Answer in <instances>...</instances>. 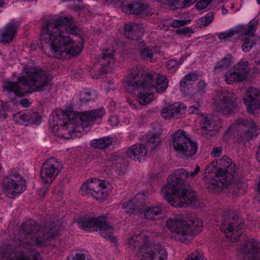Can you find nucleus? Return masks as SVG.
Returning <instances> with one entry per match:
<instances>
[{
	"instance_id": "obj_59",
	"label": "nucleus",
	"mask_w": 260,
	"mask_h": 260,
	"mask_svg": "<svg viewBox=\"0 0 260 260\" xmlns=\"http://www.w3.org/2000/svg\"><path fill=\"white\" fill-rule=\"evenodd\" d=\"M128 102L129 105H131V106L133 108H136V104L133 101H132L131 100H128Z\"/></svg>"
},
{
	"instance_id": "obj_18",
	"label": "nucleus",
	"mask_w": 260,
	"mask_h": 260,
	"mask_svg": "<svg viewBox=\"0 0 260 260\" xmlns=\"http://www.w3.org/2000/svg\"><path fill=\"white\" fill-rule=\"evenodd\" d=\"M230 129L237 132L238 135L248 140L257 136L256 133L257 126L255 122L251 120L239 118L231 125Z\"/></svg>"
},
{
	"instance_id": "obj_15",
	"label": "nucleus",
	"mask_w": 260,
	"mask_h": 260,
	"mask_svg": "<svg viewBox=\"0 0 260 260\" xmlns=\"http://www.w3.org/2000/svg\"><path fill=\"white\" fill-rule=\"evenodd\" d=\"M244 224L239 220L238 216L233 212H230L228 218L224 219L220 225V230L227 237H231L232 240H237L242 234Z\"/></svg>"
},
{
	"instance_id": "obj_2",
	"label": "nucleus",
	"mask_w": 260,
	"mask_h": 260,
	"mask_svg": "<svg viewBox=\"0 0 260 260\" xmlns=\"http://www.w3.org/2000/svg\"><path fill=\"white\" fill-rule=\"evenodd\" d=\"M200 171L199 166H196L194 170L191 172L184 169L175 170L161 189V193L165 200L177 208L186 207L196 202L198 200L197 193L185 187L184 180L193 178Z\"/></svg>"
},
{
	"instance_id": "obj_39",
	"label": "nucleus",
	"mask_w": 260,
	"mask_h": 260,
	"mask_svg": "<svg viewBox=\"0 0 260 260\" xmlns=\"http://www.w3.org/2000/svg\"><path fill=\"white\" fill-rule=\"evenodd\" d=\"M155 53H156L155 49L152 46L145 47L140 50V56L144 59L152 58Z\"/></svg>"
},
{
	"instance_id": "obj_60",
	"label": "nucleus",
	"mask_w": 260,
	"mask_h": 260,
	"mask_svg": "<svg viewBox=\"0 0 260 260\" xmlns=\"http://www.w3.org/2000/svg\"><path fill=\"white\" fill-rule=\"evenodd\" d=\"M5 5V1L4 0H0V8L3 7Z\"/></svg>"
},
{
	"instance_id": "obj_43",
	"label": "nucleus",
	"mask_w": 260,
	"mask_h": 260,
	"mask_svg": "<svg viewBox=\"0 0 260 260\" xmlns=\"http://www.w3.org/2000/svg\"><path fill=\"white\" fill-rule=\"evenodd\" d=\"M190 20H181V19H175L173 20L170 25L173 27H178L180 26H183L190 23Z\"/></svg>"
},
{
	"instance_id": "obj_11",
	"label": "nucleus",
	"mask_w": 260,
	"mask_h": 260,
	"mask_svg": "<svg viewBox=\"0 0 260 260\" xmlns=\"http://www.w3.org/2000/svg\"><path fill=\"white\" fill-rule=\"evenodd\" d=\"M173 146L177 155L185 159L196 154L198 148L197 143L187 137L182 130L174 133Z\"/></svg>"
},
{
	"instance_id": "obj_17",
	"label": "nucleus",
	"mask_w": 260,
	"mask_h": 260,
	"mask_svg": "<svg viewBox=\"0 0 260 260\" xmlns=\"http://www.w3.org/2000/svg\"><path fill=\"white\" fill-rule=\"evenodd\" d=\"M248 71V62L241 61L225 73V81L228 84L242 81L247 78Z\"/></svg>"
},
{
	"instance_id": "obj_32",
	"label": "nucleus",
	"mask_w": 260,
	"mask_h": 260,
	"mask_svg": "<svg viewBox=\"0 0 260 260\" xmlns=\"http://www.w3.org/2000/svg\"><path fill=\"white\" fill-rule=\"evenodd\" d=\"M112 165L113 168L115 169L118 174L122 175L126 170L128 164L125 159L115 156L113 160Z\"/></svg>"
},
{
	"instance_id": "obj_50",
	"label": "nucleus",
	"mask_w": 260,
	"mask_h": 260,
	"mask_svg": "<svg viewBox=\"0 0 260 260\" xmlns=\"http://www.w3.org/2000/svg\"><path fill=\"white\" fill-rule=\"evenodd\" d=\"M30 118L29 119V122L33 124H39L41 122V118L38 113L35 112L30 113Z\"/></svg>"
},
{
	"instance_id": "obj_13",
	"label": "nucleus",
	"mask_w": 260,
	"mask_h": 260,
	"mask_svg": "<svg viewBox=\"0 0 260 260\" xmlns=\"http://www.w3.org/2000/svg\"><path fill=\"white\" fill-rule=\"evenodd\" d=\"M106 181L97 178H93L85 181L80 188L81 193L91 196L96 200L103 202L107 196L103 189L106 188Z\"/></svg>"
},
{
	"instance_id": "obj_7",
	"label": "nucleus",
	"mask_w": 260,
	"mask_h": 260,
	"mask_svg": "<svg viewBox=\"0 0 260 260\" xmlns=\"http://www.w3.org/2000/svg\"><path fill=\"white\" fill-rule=\"evenodd\" d=\"M128 244L139 249L140 260H167L166 249L160 245L149 244L147 236L143 233L133 236L128 240Z\"/></svg>"
},
{
	"instance_id": "obj_26",
	"label": "nucleus",
	"mask_w": 260,
	"mask_h": 260,
	"mask_svg": "<svg viewBox=\"0 0 260 260\" xmlns=\"http://www.w3.org/2000/svg\"><path fill=\"white\" fill-rule=\"evenodd\" d=\"M18 27L17 23H8L0 33V42L3 44L11 42L16 36Z\"/></svg>"
},
{
	"instance_id": "obj_62",
	"label": "nucleus",
	"mask_w": 260,
	"mask_h": 260,
	"mask_svg": "<svg viewBox=\"0 0 260 260\" xmlns=\"http://www.w3.org/2000/svg\"><path fill=\"white\" fill-rule=\"evenodd\" d=\"M257 1V3L260 5V0H256Z\"/></svg>"
},
{
	"instance_id": "obj_24",
	"label": "nucleus",
	"mask_w": 260,
	"mask_h": 260,
	"mask_svg": "<svg viewBox=\"0 0 260 260\" xmlns=\"http://www.w3.org/2000/svg\"><path fill=\"white\" fill-rule=\"evenodd\" d=\"M148 9V5L143 0H133L131 3L122 6L124 12L137 15L146 13Z\"/></svg>"
},
{
	"instance_id": "obj_40",
	"label": "nucleus",
	"mask_w": 260,
	"mask_h": 260,
	"mask_svg": "<svg viewBox=\"0 0 260 260\" xmlns=\"http://www.w3.org/2000/svg\"><path fill=\"white\" fill-rule=\"evenodd\" d=\"M147 141L151 149H155L158 146L160 142L159 135L154 134L149 136L147 137Z\"/></svg>"
},
{
	"instance_id": "obj_46",
	"label": "nucleus",
	"mask_w": 260,
	"mask_h": 260,
	"mask_svg": "<svg viewBox=\"0 0 260 260\" xmlns=\"http://www.w3.org/2000/svg\"><path fill=\"white\" fill-rule=\"evenodd\" d=\"M179 63L178 62L173 59L169 60L166 63V67L169 70H176L179 67Z\"/></svg>"
},
{
	"instance_id": "obj_36",
	"label": "nucleus",
	"mask_w": 260,
	"mask_h": 260,
	"mask_svg": "<svg viewBox=\"0 0 260 260\" xmlns=\"http://www.w3.org/2000/svg\"><path fill=\"white\" fill-rule=\"evenodd\" d=\"M97 94L95 91H81L78 97L81 103L94 101L96 98Z\"/></svg>"
},
{
	"instance_id": "obj_20",
	"label": "nucleus",
	"mask_w": 260,
	"mask_h": 260,
	"mask_svg": "<svg viewBox=\"0 0 260 260\" xmlns=\"http://www.w3.org/2000/svg\"><path fill=\"white\" fill-rule=\"evenodd\" d=\"M61 169V164L55 158L47 159L41 170V177L45 183H51L57 176Z\"/></svg>"
},
{
	"instance_id": "obj_6",
	"label": "nucleus",
	"mask_w": 260,
	"mask_h": 260,
	"mask_svg": "<svg viewBox=\"0 0 260 260\" xmlns=\"http://www.w3.org/2000/svg\"><path fill=\"white\" fill-rule=\"evenodd\" d=\"M202 224L200 219L194 216L184 219L169 218L166 223L167 227L174 234L172 238L181 242H184L187 236L200 232Z\"/></svg>"
},
{
	"instance_id": "obj_35",
	"label": "nucleus",
	"mask_w": 260,
	"mask_h": 260,
	"mask_svg": "<svg viewBox=\"0 0 260 260\" xmlns=\"http://www.w3.org/2000/svg\"><path fill=\"white\" fill-rule=\"evenodd\" d=\"M218 162L216 160H213L209 166H208L206 169L205 174H208L209 176L206 175L205 177L207 178V184L206 187L208 188V179H214L215 178V174L218 170L217 169Z\"/></svg>"
},
{
	"instance_id": "obj_38",
	"label": "nucleus",
	"mask_w": 260,
	"mask_h": 260,
	"mask_svg": "<svg viewBox=\"0 0 260 260\" xmlns=\"http://www.w3.org/2000/svg\"><path fill=\"white\" fill-rule=\"evenodd\" d=\"M30 113L27 110L24 112H21L16 114L14 115L15 120L20 124H24L25 122H28L29 119L30 118Z\"/></svg>"
},
{
	"instance_id": "obj_4",
	"label": "nucleus",
	"mask_w": 260,
	"mask_h": 260,
	"mask_svg": "<svg viewBox=\"0 0 260 260\" xmlns=\"http://www.w3.org/2000/svg\"><path fill=\"white\" fill-rule=\"evenodd\" d=\"M63 227L60 221L57 219L51 225L46 224L44 228L41 227L32 219L23 223L19 231L20 241L25 245L42 246L50 238L57 234Z\"/></svg>"
},
{
	"instance_id": "obj_55",
	"label": "nucleus",
	"mask_w": 260,
	"mask_h": 260,
	"mask_svg": "<svg viewBox=\"0 0 260 260\" xmlns=\"http://www.w3.org/2000/svg\"><path fill=\"white\" fill-rule=\"evenodd\" d=\"M189 31V29L188 27H185L181 29L177 30V33L179 35L186 34Z\"/></svg>"
},
{
	"instance_id": "obj_16",
	"label": "nucleus",
	"mask_w": 260,
	"mask_h": 260,
	"mask_svg": "<svg viewBox=\"0 0 260 260\" xmlns=\"http://www.w3.org/2000/svg\"><path fill=\"white\" fill-rule=\"evenodd\" d=\"M115 62L113 51L109 49H104L98 62L94 63L90 71L93 79H99L109 71V68Z\"/></svg>"
},
{
	"instance_id": "obj_48",
	"label": "nucleus",
	"mask_w": 260,
	"mask_h": 260,
	"mask_svg": "<svg viewBox=\"0 0 260 260\" xmlns=\"http://www.w3.org/2000/svg\"><path fill=\"white\" fill-rule=\"evenodd\" d=\"M213 0H200L196 5L197 9L201 10L206 8Z\"/></svg>"
},
{
	"instance_id": "obj_37",
	"label": "nucleus",
	"mask_w": 260,
	"mask_h": 260,
	"mask_svg": "<svg viewBox=\"0 0 260 260\" xmlns=\"http://www.w3.org/2000/svg\"><path fill=\"white\" fill-rule=\"evenodd\" d=\"M196 2V0H173L170 7L173 10L187 7Z\"/></svg>"
},
{
	"instance_id": "obj_45",
	"label": "nucleus",
	"mask_w": 260,
	"mask_h": 260,
	"mask_svg": "<svg viewBox=\"0 0 260 260\" xmlns=\"http://www.w3.org/2000/svg\"><path fill=\"white\" fill-rule=\"evenodd\" d=\"M187 111L189 114H199L201 112L199 102H196L192 106H189Z\"/></svg>"
},
{
	"instance_id": "obj_3",
	"label": "nucleus",
	"mask_w": 260,
	"mask_h": 260,
	"mask_svg": "<svg viewBox=\"0 0 260 260\" xmlns=\"http://www.w3.org/2000/svg\"><path fill=\"white\" fill-rule=\"evenodd\" d=\"M23 71L25 76L19 77L17 82H4V90L23 96L27 93L42 91L51 83L52 76L44 70L25 68Z\"/></svg>"
},
{
	"instance_id": "obj_31",
	"label": "nucleus",
	"mask_w": 260,
	"mask_h": 260,
	"mask_svg": "<svg viewBox=\"0 0 260 260\" xmlns=\"http://www.w3.org/2000/svg\"><path fill=\"white\" fill-rule=\"evenodd\" d=\"M233 62L232 56L228 54L222 60L217 62L214 68L213 71L215 73H219L221 71L229 68Z\"/></svg>"
},
{
	"instance_id": "obj_51",
	"label": "nucleus",
	"mask_w": 260,
	"mask_h": 260,
	"mask_svg": "<svg viewBox=\"0 0 260 260\" xmlns=\"http://www.w3.org/2000/svg\"><path fill=\"white\" fill-rule=\"evenodd\" d=\"M80 118L81 120L83 122H92L90 111L81 112L80 114Z\"/></svg>"
},
{
	"instance_id": "obj_61",
	"label": "nucleus",
	"mask_w": 260,
	"mask_h": 260,
	"mask_svg": "<svg viewBox=\"0 0 260 260\" xmlns=\"http://www.w3.org/2000/svg\"><path fill=\"white\" fill-rule=\"evenodd\" d=\"M255 70H256L257 71H258V72H260V68H258V67H257V66H256V67H255Z\"/></svg>"
},
{
	"instance_id": "obj_56",
	"label": "nucleus",
	"mask_w": 260,
	"mask_h": 260,
	"mask_svg": "<svg viewBox=\"0 0 260 260\" xmlns=\"http://www.w3.org/2000/svg\"><path fill=\"white\" fill-rule=\"evenodd\" d=\"M20 104L24 107H28L30 103L29 102V101L26 99H22L20 101Z\"/></svg>"
},
{
	"instance_id": "obj_19",
	"label": "nucleus",
	"mask_w": 260,
	"mask_h": 260,
	"mask_svg": "<svg viewBox=\"0 0 260 260\" xmlns=\"http://www.w3.org/2000/svg\"><path fill=\"white\" fill-rule=\"evenodd\" d=\"M239 256L243 260H260V241L251 239L240 248Z\"/></svg>"
},
{
	"instance_id": "obj_14",
	"label": "nucleus",
	"mask_w": 260,
	"mask_h": 260,
	"mask_svg": "<svg viewBox=\"0 0 260 260\" xmlns=\"http://www.w3.org/2000/svg\"><path fill=\"white\" fill-rule=\"evenodd\" d=\"M214 104L216 111L227 115L232 113L237 107L236 99L232 93L226 91H217Z\"/></svg>"
},
{
	"instance_id": "obj_49",
	"label": "nucleus",
	"mask_w": 260,
	"mask_h": 260,
	"mask_svg": "<svg viewBox=\"0 0 260 260\" xmlns=\"http://www.w3.org/2000/svg\"><path fill=\"white\" fill-rule=\"evenodd\" d=\"M185 260H204L202 252L196 250L191 253Z\"/></svg>"
},
{
	"instance_id": "obj_1",
	"label": "nucleus",
	"mask_w": 260,
	"mask_h": 260,
	"mask_svg": "<svg viewBox=\"0 0 260 260\" xmlns=\"http://www.w3.org/2000/svg\"><path fill=\"white\" fill-rule=\"evenodd\" d=\"M77 28L72 24V17H59L48 20L41 30L42 48H48L58 59H68L81 51L82 43L74 39Z\"/></svg>"
},
{
	"instance_id": "obj_41",
	"label": "nucleus",
	"mask_w": 260,
	"mask_h": 260,
	"mask_svg": "<svg viewBox=\"0 0 260 260\" xmlns=\"http://www.w3.org/2000/svg\"><path fill=\"white\" fill-rule=\"evenodd\" d=\"M214 18V14L213 12H209L204 17H202L198 20V24L200 27H204L210 24Z\"/></svg>"
},
{
	"instance_id": "obj_52",
	"label": "nucleus",
	"mask_w": 260,
	"mask_h": 260,
	"mask_svg": "<svg viewBox=\"0 0 260 260\" xmlns=\"http://www.w3.org/2000/svg\"><path fill=\"white\" fill-rule=\"evenodd\" d=\"M222 151V149L221 147H215L212 149L211 155L213 157H217L221 155Z\"/></svg>"
},
{
	"instance_id": "obj_10",
	"label": "nucleus",
	"mask_w": 260,
	"mask_h": 260,
	"mask_svg": "<svg viewBox=\"0 0 260 260\" xmlns=\"http://www.w3.org/2000/svg\"><path fill=\"white\" fill-rule=\"evenodd\" d=\"M79 227L86 231H99L100 235L104 238L115 242L116 238L113 235L114 227L109 224L105 216L98 218L80 217L77 220Z\"/></svg>"
},
{
	"instance_id": "obj_21",
	"label": "nucleus",
	"mask_w": 260,
	"mask_h": 260,
	"mask_svg": "<svg viewBox=\"0 0 260 260\" xmlns=\"http://www.w3.org/2000/svg\"><path fill=\"white\" fill-rule=\"evenodd\" d=\"M244 102L247 111L255 114L260 109V90L249 87L244 97Z\"/></svg>"
},
{
	"instance_id": "obj_12",
	"label": "nucleus",
	"mask_w": 260,
	"mask_h": 260,
	"mask_svg": "<svg viewBox=\"0 0 260 260\" xmlns=\"http://www.w3.org/2000/svg\"><path fill=\"white\" fill-rule=\"evenodd\" d=\"M25 185L24 178L17 172L12 170L4 180L3 190L7 196L12 198L23 192Z\"/></svg>"
},
{
	"instance_id": "obj_54",
	"label": "nucleus",
	"mask_w": 260,
	"mask_h": 260,
	"mask_svg": "<svg viewBox=\"0 0 260 260\" xmlns=\"http://www.w3.org/2000/svg\"><path fill=\"white\" fill-rule=\"evenodd\" d=\"M198 77L196 73H190L184 76V80H187L188 81L197 80Z\"/></svg>"
},
{
	"instance_id": "obj_25",
	"label": "nucleus",
	"mask_w": 260,
	"mask_h": 260,
	"mask_svg": "<svg viewBox=\"0 0 260 260\" xmlns=\"http://www.w3.org/2000/svg\"><path fill=\"white\" fill-rule=\"evenodd\" d=\"M142 195H137L131 200L124 202L122 204V208L129 215L136 214L140 216L143 205L140 199L142 200Z\"/></svg>"
},
{
	"instance_id": "obj_58",
	"label": "nucleus",
	"mask_w": 260,
	"mask_h": 260,
	"mask_svg": "<svg viewBox=\"0 0 260 260\" xmlns=\"http://www.w3.org/2000/svg\"><path fill=\"white\" fill-rule=\"evenodd\" d=\"M3 109V106L0 105V119H1L2 118V116H3V119H6V117L5 116V114H2Z\"/></svg>"
},
{
	"instance_id": "obj_30",
	"label": "nucleus",
	"mask_w": 260,
	"mask_h": 260,
	"mask_svg": "<svg viewBox=\"0 0 260 260\" xmlns=\"http://www.w3.org/2000/svg\"><path fill=\"white\" fill-rule=\"evenodd\" d=\"M67 117L65 114H63V112L60 111L58 113H56V115H53V121H54L53 124L54 125H62L63 124V126H66L67 131L69 129L68 133L69 134L72 133L75 131V128L74 127L73 124L71 122H69L65 124L64 120L66 121L67 120Z\"/></svg>"
},
{
	"instance_id": "obj_42",
	"label": "nucleus",
	"mask_w": 260,
	"mask_h": 260,
	"mask_svg": "<svg viewBox=\"0 0 260 260\" xmlns=\"http://www.w3.org/2000/svg\"><path fill=\"white\" fill-rule=\"evenodd\" d=\"M203 128L208 131H211L215 126V123L211 116L205 117L202 121Z\"/></svg>"
},
{
	"instance_id": "obj_47",
	"label": "nucleus",
	"mask_w": 260,
	"mask_h": 260,
	"mask_svg": "<svg viewBox=\"0 0 260 260\" xmlns=\"http://www.w3.org/2000/svg\"><path fill=\"white\" fill-rule=\"evenodd\" d=\"M67 260H85V255L78 252H73Z\"/></svg>"
},
{
	"instance_id": "obj_33",
	"label": "nucleus",
	"mask_w": 260,
	"mask_h": 260,
	"mask_svg": "<svg viewBox=\"0 0 260 260\" xmlns=\"http://www.w3.org/2000/svg\"><path fill=\"white\" fill-rule=\"evenodd\" d=\"M112 139L110 137L94 139L90 142V146L95 148L103 149L108 148L112 143Z\"/></svg>"
},
{
	"instance_id": "obj_5",
	"label": "nucleus",
	"mask_w": 260,
	"mask_h": 260,
	"mask_svg": "<svg viewBox=\"0 0 260 260\" xmlns=\"http://www.w3.org/2000/svg\"><path fill=\"white\" fill-rule=\"evenodd\" d=\"M154 84V78L151 74H143L139 67L132 69L130 73L127 75L124 80V86L127 92L132 93L139 86L145 88L155 87L158 92H164L168 86V80L163 75H157Z\"/></svg>"
},
{
	"instance_id": "obj_9",
	"label": "nucleus",
	"mask_w": 260,
	"mask_h": 260,
	"mask_svg": "<svg viewBox=\"0 0 260 260\" xmlns=\"http://www.w3.org/2000/svg\"><path fill=\"white\" fill-rule=\"evenodd\" d=\"M256 26L253 24H249L246 27L239 25L233 28L230 29L218 34V38L224 42H226L235 35L240 33L239 39L243 41L242 49L244 52H249L255 44V36L254 32Z\"/></svg>"
},
{
	"instance_id": "obj_8",
	"label": "nucleus",
	"mask_w": 260,
	"mask_h": 260,
	"mask_svg": "<svg viewBox=\"0 0 260 260\" xmlns=\"http://www.w3.org/2000/svg\"><path fill=\"white\" fill-rule=\"evenodd\" d=\"M217 171L214 179H208V189L212 191H218L230 184L236 171L235 164L227 156L216 160Z\"/></svg>"
},
{
	"instance_id": "obj_53",
	"label": "nucleus",
	"mask_w": 260,
	"mask_h": 260,
	"mask_svg": "<svg viewBox=\"0 0 260 260\" xmlns=\"http://www.w3.org/2000/svg\"><path fill=\"white\" fill-rule=\"evenodd\" d=\"M198 92L203 93L205 92L206 84L203 80L200 81L198 83Z\"/></svg>"
},
{
	"instance_id": "obj_44",
	"label": "nucleus",
	"mask_w": 260,
	"mask_h": 260,
	"mask_svg": "<svg viewBox=\"0 0 260 260\" xmlns=\"http://www.w3.org/2000/svg\"><path fill=\"white\" fill-rule=\"evenodd\" d=\"M92 121L102 118L105 113L102 109H96L90 111Z\"/></svg>"
},
{
	"instance_id": "obj_34",
	"label": "nucleus",
	"mask_w": 260,
	"mask_h": 260,
	"mask_svg": "<svg viewBox=\"0 0 260 260\" xmlns=\"http://www.w3.org/2000/svg\"><path fill=\"white\" fill-rule=\"evenodd\" d=\"M143 88V90H141L138 94L139 102L142 105H146L151 102L154 99V95L151 93L147 91L150 88H145L143 86H139L138 87Z\"/></svg>"
},
{
	"instance_id": "obj_28",
	"label": "nucleus",
	"mask_w": 260,
	"mask_h": 260,
	"mask_svg": "<svg viewBox=\"0 0 260 260\" xmlns=\"http://www.w3.org/2000/svg\"><path fill=\"white\" fill-rule=\"evenodd\" d=\"M162 211L161 206L148 207L143 204L140 217L148 220H155L158 218L159 215L163 214Z\"/></svg>"
},
{
	"instance_id": "obj_29",
	"label": "nucleus",
	"mask_w": 260,
	"mask_h": 260,
	"mask_svg": "<svg viewBox=\"0 0 260 260\" xmlns=\"http://www.w3.org/2000/svg\"><path fill=\"white\" fill-rule=\"evenodd\" d=\"M3 256L5 260H42L41 255L39 253H35L30 255H25L22 251H19L17 252L15 254V258L10 257L7 255H3V254L0 252V258Z\"/></svg>"
},
{
	"instance_id": "obj_23",
	"label": "nucleus",
	"mask_w": 260,
	"mask_h": 260,
	"mask_svg": "<svg viewBox=\"0 0 260 260\" xmlns=\"http://www.w3.org/2000/svg\"><path fill=\"white\" fill-rule=\"evenodd\" d=\"M147 150L145 145L137 143L129 147L126 150V156L133 160H137L141 162L145 160Z\"/></svg>"
},
{
	"instance_id": "obj_27",
	"label": "nucleus",
	"mask_w": 260,
	"mask_h": 260,
	"mask_svg": "<svg viewBox=\"0 0 260 260\" xmlns=\"http://www.w3.org/2000/svg\"><path fill=\"white\" fill-rule=\"evenodd\" d=\"M144 32V29L141 24L132 23L124 26V35L128 39L137 40Z\"/></svg>"
},
{
	"instance_id": "obj_57",
	"label": "nucleus",
	"mask_w": 260,
	"mask_h": 260,
	"mask_svg": "<svg viewBox=\"0 0 260 260\" xmlns=\"http://www.w3.org/2000/svg\"><path fill=\"white\" fill-rule=\"evenodd\" d=\"M188 81L187 80H184V77L182 79L180 82V86L182 87H185L187 86V82Z\"/></svg>"
},
{
	"instance_id": "obj_22",
	"label": "nucleus",
	"mask_w": 260,
	"mask_h": 260,
	"mask_svg": "<svg viewBox=\"0 0 260 260\" xmlns=\"http://www.w3.org/2000/svg\"><path fill=\"white\" fill-rule=\"evenodd\" d=\"M186 108L187 106L184 104L175 103L162 109L161 114L165 119L171 117L178 118L185 114Z\"/></svg>"
}]
</instances>
